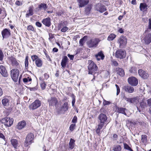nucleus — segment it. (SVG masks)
Masks as SVG:
<instances>
[{"label": "nucleus", "instance_id": "nucleus-37", "mask_svg": "<svg viewBox=\"0 0 151 151\" xmlns=\"http://www.w3.org/2000/svg\"><path fill=\"white\" fill-rule=\"evenodd\" d=\"M134 101L133 103H135L137 104L140 101V99L139 97L138 96L136 97L135 98H133Z\"/></svg>", "mask_w": 151, "mask_h": 151}, {"label": "nucleus", "instance_id": "nucleus-62", "mask_svg": "<svg viewBox=\"0 0 151 151\" xmlns=\"http://www.w3.org/2000/svg\"><path fill=\"white\" fill-rule=\"evenodd\" d=\"M44 76L45 78L47 79L49 77V75L47 73H45L44 75Z\"/></svg>", "mask_w": 151, "mask_h": 151}, {"label": "nucleus", "instance_id": "nucleus-35", "mask_svg": "<svg viewBox=\"0 0 151 151\" xmlns=\"http://www.w3.org/2000/svg\"><path fill=\"white\" fill-rule=\"evenodd\" d=\"M116 37V35L114 34H111L108 37L107 40L109 41L113 40Z\"/></svg>", "mask_w": 151, "mask_h": 151}, {"label": "nucleus", "instance_id": "nucleus-56", "mask_svg": "<svg viewBox=\"0 0 151 151\" xmlns=\"http://www.w3.org/2000/svg\"><path fill=\"white\" fill-rule=\"evenodd\" d=\"M35 24L38 27H41L42 25L41 23L38 22H37Z\"/></svg>", "mask_w": 151, "mask_h": 151}, {"label": "nucleus", "instance_id": "nucleus-41", "mask_svg": "<svg viewBox=\"0 0 151 151\" xmlns=\"http://www.w3.org/2000/svg\"><path fill=\"white\" fill-rule=\"evenodd\" d=\"M24 63L25 68L26 69H27L28 66V56H27L26 57Z\"/></svg>", "mask_w": 151, "mask_h": 151}, {"label": "nucleus", "instance_id": "nucleus-57", "mask_svg": "<svg viewBox=\"0 0 151 151\" xmlns=\"http://www.w3.org/2000/svg\"><path fill=\"white\" fill-rule=\"evenodd\" d=\"M49 40L52 39L54 37V36L53 34L52 33L49 34Z\"/></svg>", "mask_w": 151, "mask_h": 151}, {"label": "nucleus", "instance_id": "nucleus-51", "mask_svg": "<svg viewBox=\"0 0 151 151\" xmlns=\"http://www.w3.org/2000/svg\"><path fill=\"white\" fill-rule=\"evenodd\" d=\"M68 29V28L66 27H63L61 29V31L62 32H65Z\"/></svg>", "mask_w": 151, "mask_h": 151}, {"label": "nucleus", "instance_id": "nucleus-5", "mask_svg": "<svg viewBox=\"0 0 151 151\" xmlns=\"http://www.w3.org/2000/svg\"><path fill=\"white\" fill-rule=\"evenodd\" d=\"M99 41L98 39H93L87 42V45L89 48L96 47L98 45Z\"/></svg>", "mask_w": 151, "mask_h": 151}, {"label": "nucleus", "instance_id": "nucleus-21", "mask_svg": "<svg viewBox=\"0 0 151 151\" xmlns=\"http://www.w3.org/2000/svg\"><path fill=\"white\" fill-rule=\"evenodd\" d=\"M51 19L50 17H47L43 19L42 22L46 26L49 27L51 24Z\"/></svg>", "mask_w": 151, "mask_h": 151}, {"label": "nucleus", "instance_id": "nucleus-61", "mask_svg": "<svg viewBox=\"0 0 151 151\" xmlns=\"http://www.w3.org/2000/svg\"><path fill=\"white\" fill-rule=\"evenodd\" d=\"M3 94V91L2 88L0 87V97Z\"/></svg>", "mask_w": 151, "mask_h": 151}, {"label": "nucleus", "instance_id": "nucleus-40", "mask_svg": "<svg viewBox=\"0 0 151 151\" xmlns=\"http://www.w3.org/2000/svg\"><path fill=\"white\" fill-rule=\"evenodd\" d=\"M123 99L128 102H130L131 103H133L134 99L133 98H128L126 97L125 96H124Z\"/></svg>", "mask_w": 151, "mask_h": 151}, {"label": "nucleus", "instance_id": "nucleus-36", "mask_svg": "<svg viewBox=\"0 0 151 151\" xmlns=\"http://www.w3.org/2000/svg\"><path fill=\"white\" fill-rule=\"evenodd\" d=\"M129 72L132 73H135L137 71V68L134 67H133L130 68L129 70Z\"/></svg>", "mask_w": 151, "mask_h": 151}, {"label": "nucleus", "instance_id": "nucleus-49", "mask_svg": "<svg viewBox=\"0 0 151 151\" xmlns=\"http://www.w3.org/2000/svg\"><path fill=\"white\" fill-rule=\"evenodd\" d=\"M3 53L1 50H0V60L2 61L3 60Z\"/></svg>", "mask_w": 151, "mask_h": 151}, {"label": "nucleus", "instance_id": "nucleus-10", "mask_svg": "<svg viewBox=\"0 0 151 151\" xmlns=\"http://www.w3.org/2000/svg\"><path fill=\"white\" fill-rule=\"evenodd\" d=\"M34 137L33 134L31 133H29L27 134L25 142V146L27 147L29 145L31 144Z\"/></svg>", "mask_w": 151, "mask_h": 151}, {"label": "nucleus", "instance_id": "nucleus-43", "mask_svg": "<svg viewBox=\"0 0 151 151\" xmlns=\"http://www.w3.org/2000/svg\"><path fill=\"white\" fill-rule=\"evenodd\" d=\"M147 136L145 135H142L141 139V141L143 143H146L147 141Z\"/></svg>", "mask_w": 151, "mask_h": 151}, {"label": "nucleus", "instance_id": "nucleus-34", "mask_svg": "<svg viewBox=\"0 0 151 151\" xmlns=\"http://www.w3.org/2000/svg\"><path fill=\"white\" fill-rule=\"evenodd\" d=\"M121 150V147L119 145H115L113 147V150L114 151H120Z\"/></svg>", "mask_w": 151, "mask_h": 151}, {"label": "nucleus", "instance_id": "nucleus-20", "mask_svg": "<svg viewBox=\"0 0 151 151\" xmlns=\"http://www.w3.org/2000/svg\"><path fill=\"white\" fill-rule=\"evenodd\" d=\"M122 89L126 92L129 93H133L134 90V88L129 86H125L122 87Z\"/></svg>", "mask_w": 151, "mask_h": 151}, {"label": "nucleus", "instance_id": "nucleus-3", "mask_svg": "<svg viewBox=\"0 0 151 151\" xmlns=\"http://www.w3.org/2000/svg\"><path fill=\"white\" fill-rule=\"evenodd\" d=\"M89 65L88 66V74H93L96 73L98 67L91 60H89Z\"/></svg>", "mask_w": 151, "mask_h": 151}, {"label": "nucleus", "instance_id": "nucleus-42", "mask_svg": "<svg viewBox=\"0 0 151 151\" xmlns=\"http://www.w3.org/2000/svg\"><path fill=\"white\" fill-rule=\"evenodd\" d=\"M91 8L90 6H87L85 9V12L87 15H88L90 13Z\"/></svg>", "mask_w": 151, "mask_h": 151}, {"label": "nucleus", "instance_id": "nucleus-52", "mask_svg": "<svg viewBox=\"0 0 151 151\" xmlns=\"http://www.w3.org/2000/svg\"><path fill=\"white\" fill-rule=\"evenodd\" d=\"M27 29L33 31L34 30V28L32 26L30 25L28 26Z\"/></svg>", "mask_w": 151, "mask_h": 151}, {"label": "nucleus", "instance_id": "nucleus-4", "mask_svg": "<svg viewBox=\"0 0 151 151\" xmlns=\"http://www.w3.org/2000/svg\"><path fill=\"white\" fill-rule=\"evenodd\" d=\"M14 119L12 118L9 117H5L1 120V122L6 127H10L13 124Z\"/></svg>", "mask_w": 151, "mask_h": 151}, {"label": "nucleus", "instance_id": "nucleus-64", "mask_svg": "<svg viewBox=\"0 0 151 151\" xmlns=\"http://www.w3.org/2000/svg\"><path fill=\"white\" fill-rule=\"evenodd\" d=\"M118 32L121 33H122L124 32V31L122 28H120L119 29Z\"/></svg>", "mask_w": 151, "mask_h": 151}, {"label": "nucleus", "instance_id": "nucleus-47", "mask_svg": "<svg viewBox=\"0 0 151 151\" xmlns=\"http://www.w3.org/2000/svg\"><path fill=\"white\" fill-rule=\"evenodd\" d=\"M140 107L142 109H143L146 106V104L143 101H142L141 102L140 104Z\"/></svg>", "mask_w": 151, "mask_h": 151}, {"label": "nucleus", "instance_id": "nucleus-2", "mask_svg": "<svg viewBox=\"0 0 151 151\" xmlns=\"http://www.w3.org/2000/svg\"><path fill=\"white\" fill-rule=\"evenodd\" d=\"M151 30V18L149 19L148 25L147 29L144 34L143 40L145 44L148 45L151 42V33H149V31Z\"/></svg>", "mask_w": 151, "mask_h": 151}, {"label": "nucleus", "instance_id": "nucleus-12", "mask_svg": "<svg viewBox=\"0 0 151 151\" xmlns=\"http://www.w3.org/2000/svg\"><path fill=\"white\" fill-rule=\"evenodd\" d=\"M96 10L101 13H102L106 10L105 6L102 4L99 3L95 6Z\"/></svg>", "mask_w": 151, "mask_h": 151}, {"label": "nucleus", "instance_id": "nucleus-50", "mask_svg": "<svg viewBox=\"0 0 151 151\" xmlns=\"http://www.w3.org/2000/svg\"><path fill=\"white\" fill-rule=\"evenodd\" d=\"M115 86L116 87L117 90L116 95H118L119 94L120 92V88L118 86L117 84L115 85Z\"/></svg>", "mask_w": 151, "mask_h": 151}, {"label": "nucleus", "instance_id": "nucleus-27", "mask_svg": "<svg viewBox=\"0 0 151 151\" xmlns=\"http://www.w3.org/2000/svg\"><path fill=\"white\" fill-rule=\"evenodd\" d=\"M89 2V0H81L79 2V6L81 7H84Z\"/></svg>", "mask_w": 151, "mask_h": 151}, {"label": "nucleus", "instance_id": "nucleus-1", "mask_svg": "<svg viewBox=\"0 0 151 151\" xmlns=\"http://www.w3.org/2000/svg\"><path fill=\"white\" fill-rule=\"evenodd\" d=\"M98 119V128L96 129V133L99 134L100 133V130L102 128L105 124L107 117L106 114L101 113L99 115Z\"/></svg>", "mask_w": 151, "mask_h": 151}, {"label": "nucleus", "instance_id": "nucleus-18", "mask_svg": "<svg viewBox=\"0 0 151 151\" xmlns=\"http://www.w3.org/2000/svg\"><path fill=\"white\" fill-rule=\"evenodd\" d=\"M0 73L4 77H6L8 76L7 72L5 67L3 65L0 66Z\"/></svg>", "mask_w": 151, "mask_h": 151}, {"label": "nucleus", "instance_id": "nucleus-22", "mask_svg": "<svg viewBox=\"0 0 151 151\" xmlns=\"http://www.w3.org/2000/svg\"><path fill=\"white\" fill-rule=\"evenodd\" d=\"M95 57L98 61L100 60H103L105 57V56L103 54L102 51H101L99 52L97 54L95 55Z\"/></svg>", "mask_w": 151, "mask_h": 151}, {"label": "nucleus", "instance_id": "nucleus-38", "mask_svg": "<svg viewBox=\"0 0 151 151\" xmlns=\"http://www.w3.org/2000/svg\"><path fill=\"white\" fill-rule=\"evenodd\" d=\"M86 37V36H84L79 41V44L81 46H83L84 43L86 41V40H85Z\"/></svg>", "mask_w": 151, "mask_h": 151}, {"label": "nucleus", "instance_id": "nucleus-59", "mask_svg": "<svg viewBox=\"0 0 151 151\" xmlns=\"http://www.w3.org/2000/svg\"><path fill=\"white\" fill-rule=\"evenodd\" d=\"M0 138L4 139L5 138L4 135L1 133L0 132Z\"/></svg>", "mask_w": 151, "mask_h": 151}, {"label": "nucleus", "instance_id": "nucleus-13", "mask_svg": "<svg viewBox=\"0 0 151 151\" xmlns=\"http://www.w3.org/2000/svg\"><path fill=\"white\" fill-rule=\"evenodd\" d=\"M129 83L133 86H136L138 83V80L135 77H132L128 79Z\"/></svg>", "mask_w": 151, "mask_h": 151}, {"label": "nucleus", "instance_id": "nucleus-54", "mask_svg": "<svg viewBox=\"0 0 151 151\" xmlns=\"http://www.w3.org/2000/svg\"><path fill=\"white\" fill-rule=\"evenodd\" d=\"M110 103V102L108 101H107L105 100H104V101H103V104L104 106H105L106 105H109Z\"/></svg>", "mask_w": 151, "mask_h": 151}, {"label": "nucleus", "instance_id": "nucleus-32", "mask_svg": "<svg viewBox=\"0 0 151 151\" xmlns=\"http://www.w3.org/2000/svg\"><path fill=\"white\" fill-rule=\"evenodd\" d=\"M75 140L71 138L70 140V142L69 143V148L71 149H73L75 145Z\"/></svg>", "mask_w": 151, "mask_h": 151}, {"label": "nucleus", "instance_id": "nucleus-25", "mask_svg": "<svg viewBox=\"0 0 151 151\" xmlns=\"http://www.w3.org/2000/svg\"><path fill=\"white\" fill-rule=\"evenodd\" d=\"M68 60V58L66 56H64L63 58L61 64L63 68H65L66 67Z\"/></svg>", "mask_w": 151, "mask_h": 151}, {"label": "nucleus", "instance_id": "nucleus-14", "mask_svg": "<svg viewBox=\"0 0 151 151\" xmlns=\"http://www.w3.org/2000/svg\"><path fill=\"white\" fill-rule=\"evenodd\" d=\"M118 42L119 43L120 46L123 47L125 46L127 44L126 39L124 37H121L118 39Z\"/></svg>", "mask_w": 151, "mask_h": 151}, {"label": "nucleus", "instance_id": "nucleus-19", "mask_svg": "<svg viewBox=\"0 0 151 151\" xmlns=\"http://www.w3.org/2000/svg\"><path fill=\"white\" fill-rule=\"evenodd\" d=\"M34 7L33 6H30L28 8V10L27 11V13L26 14V17H29V16H31L33 14Z\"/></svg>", "mask_w": 151, "mask_h": 151}, {"label": "nucleus", "instance_id": "nucleus-24", "mask_svg": "<svg viewBox=\"0 0 151 151\" xmlns=\"http://www.w3.org/2000/svg\"><path fill=\"white\" fill-rule=\"evenodd\" d=\"M26 122L24 121L19 122L16 126V128L19 130H21L26 125Z\"/></svg>", "mask_w": 151, "mask_h": 151}, {"label": "nucleus", "instance_id": "nucleus-63", "mask_svg": "<svg viewBox=\"0 0 151 151\" xmlns=\"http://www.w3.org/2000/svg\"><path fill=\"white\" fill-rule=\"evenodd\" d=\"M52 51L54 52H57L58 51V49L56 47H54L52 49Z\"/></svg>", "mask_w": 151, "mask_h": 151}, {"label": "nucleus", "instance_id": "nucleus-23", "mask_svg": "<svg viewBox=\"0 0 151 151\" xmlns=\"http://www.w3.org/2000/svg\"><path fill=\"white\" fill-rule=\"evenodd\" d=\"M147 6L145 3H141L140 4V10L143 12L147 11Z\"/></svg>", "mask_w": 151, "mask_h": 151}, {"label": "nucleus", "instance_id": "nucleus-39", "mask_svg": "<svg viewBox=\"0 0 151 151\" xmlns=\"http://www.w3.org/2000/svg\"><path fill=\"white\" fill-rule=\"evenodd\" d=\"M124 148L129 150L130 151H133V150L130 148V147L126 143H124Z\"/></svg>", "mask_w": 151, "mask_h": 151}, {"label": "nucleus", "instance_id": "nucleus-33", "mask_svg": "<svg viewBox=\"0 0 151 151\" xmlns=\"http://www.w3.org/2000/svg\"><path fill=\"white\" fill-rule=\"evenodd\" d=\"M116 71L117 73L120 76H123L124 75V70L121 68H116Z\"/></svg>", "mask_w": 151, "mask_h": 151}, {"label": "nucleus", "instance_id": "nucleus-60", "mask_svg": "<svg viewBox=\"0 0 151 151\" xmlns=\"http://www.w3.org/2000/svg\"><path fill=\"white\" fill-rule=\"evenodd\" d=\"M147 103H148V105L149 106H151V99H150L148 100Z\"/></svg>", "mask_w": 151, "mask_h": 151}, {"label": "nucleus", "instance_id": "nucleus-55", "mask_svg": "<svg viewBox=\"0 0 151 151\" xmlns=\"http://www.w3.org/2000/svg\"><path fill=\"white\" fill-rule=\"evenodd\" d=\"M68 56L70 58L71 60H73L74 58V55H70L69 54H68Z\"/></svg>", "mask_w": 151, "mask_h": 151}, {"label": "nucleus", "instance_id": "nucleus-31", "mask_svg": "<svg viewBox=\"0 0 151 151\" xmlns=\"http://www.w3.org/2000/svg\"><path fill=\"white\" fill-rule=\"evenodd\" d=\"M127 111V110L124 108H118L117 111L119 113H122L126 116H127L126 112Z\"/></svg>", "mask_w": 151, "mask_h": 151}, {"label": "nucleus", "instance_id": "nucleus-30", "mask_svg": "<svg viewBox=\"0 0 151 151\" xmlns=\"http://www.w3.org/2000/svg\"><path fill=\"white\" fill-rule=\"evenodd\" d=\"M47 4L45 3H41L38 5V8L39 10L43 9L45 10L47 8Z\"/></svg>", "mask_w": 151, "mask_h": 151}, {"label": "nucleus", "instance_id": "nucleus-58", "mask_svg": "<svg viewBox=\"0 0 151 151\" xmlns=\"http://www.w3.org/2000/svg\"><path fill=\"white\" fill-rule=\"evenodd\" d=\"M15 4L18 6H20L22 5V3L19 1H17L15 2Z\"/></svg>", "mask_w": 151, "mask_h": 151}, {"label": "nucleus", "instance_id": "nucleus-26", "mask_svg": "<svg viewBox=\"0 0 151 151\" xmlns=\"http://www.w3.org/2000/svg\"><path fill=\"white\" fill-rule=\"evenodd\" d=\"M9 60L13 65L17 66L18 65V63L15 58L12 57L9 58Z\"/></svg>", "mask_w": 151, "mask_h": 151}, {"label": "nucleus", "instance_id": "nucleus-45", "mask_svg": "<svg viewBox=\"0 0 151 151\" xmlns=\"http://www.w3.org/2000/svg\"><path fill=\"white\" fill-rule=\"evenodd\" d=\"M76 126L75 124H71L70 127L69 129L70 131H73L75 127Z\"/></svg>", "mask_w": 151, "mask_h": 151}, {"label": "nucleus", "instance_id": "nucleus-16", "mask_svg": "<svg viewBox=\"0 0 151 151\" xmlns=\"http://www.w3.org/2000/svg\"><path fill=\"white\" fill-rule=\"evenodd\" d=\"M1 34L3 38H7L11 35L10 30L7 29H5L2 31Z\"/></svg>", "mask_w": 151, "mask_h": 151}, {"label": "nucleus", "instance_id": "nucleus-17", "mask_svg": "<svg viewBox=\"0 0 151 151\" xmlns=\"http://www.w3.org/2000/svg\"><path fill=\"white\" fill-rule=\"evenodd\" d=\"M48 102L50 106H54L58 103L57 99L54 97H52L48 100Z\"/></svg>", "mask_w": 151, "mask_h": 151}, {"label": "nucleus", "instance_id": "nucleus-53", "mask_svg": "<svg viewBox=\"0 0 151 151\" xmlns=\"http://www.w3.org/2000/svg\"><path fill=\"white\" fill-rule=\"evenodd\" d=\"M77 121V117L76 116H74L72 120V122L73 123H75Z\"/></svg>", "mask_w": 151, "mask_h": 151}, {"label": "nucleus", "instance_id": "nucleus-11", "mask_svg": "<svg viewBox=\"0 0 151 151\" xmlns=\"http://www.w3.org/2000/svg\"><path fill=\"white\" fill-rule=\"evenodd\" d=\"M41 105V101L36 100L29 106V107L30 109L34 110L39 107Z\"/></svg>", "mask_w": 151, "mask_h": 151}, {"label": "nucleus", "instance_id": "nucleus-7", "mask_svg": "<svg viewBox=\"0 0 151 151\" xmlns=\"http://www.w3.org/2000/svg\"><path fill=\"white\" fill-rule=\"evenodd\" d=\"M19 72V70L17 69H13L11 71V76L13 80L15 82L17 81Z\"/></svg>", "mask_w": 151, "mask_h": 151}, {"label": "nucleus", "instance_id": "nucleus-28", "mask_svg": "<svg viewBox=\"0 0 151 151\" xmlns=\"http://www.w3.org/2000/svg\"><path fill=\"white\" fill-rule=\"evenodd\" d=\"M11 144L14 147L16 148L18 145V143L17 140L16 139H12L11 140Z\"/></svg>", "mask_w": 151, "mask_h": 151}, {"label": "nucleus", "instance_id": "nucleus-48", "mask_svg": "<svg viewBox=\"0 0 151 151\" xmlns=\"http://www.w3.org/2000/svg\"><path fill=\"white\" fill-rule=\"evenodd\" d=\"M112 62V65H114L115 66H117L118 65V64L116 62V61L114 60H113L111 61Z\"/></svg>", "mask_w": 151, "mask_h": 151}, {"label": "nucleus", "instance_id": "nucleus-46", "mask_svg": "<svg viewBox=\"0 0 151 151\" xmlns=\"http://www.w3.org/2000/svg\"><path fill=\"white\" fill-rule=\"evenodd\" d=\"M41 87L42 88V90H44L45 89L46 85L45 83V82H42L40 84Z\"/></svg>", "mask_w": 151, "mask_h": 151}, {"label": "nucleus", "instance_id": "nucleus-29", "mask_svg": "<svg viewBox=\"0 0 151 151\" xmlns=\"http://www.w3.org/2000/svg\"><path fill=\"white\" fill-rule=\"evenodd\" d=\"M3 105L4 106H8L9 104V99L6 97H5L2 100Z\"/></svg>", "mask_w": 151, "mask_h": 151}, {"label": "nucleus", "instance_id": "nucleus-9", "mask_svg": "<svg viewBox=\"0 0 151 151\" xmlns=\"http://www.w3.org/2000/svg\"><path fill=\"white\" fill-rule=\"evenodd\" d=\"M126 53L125 51L121 49L117 50L115 54V56L117 58L123 59L126 56Z\"/></svg>", "mask_w": 151, "mask_h": 151}, {"label": "nucleus", "instance_id": "nucleus-44", "mask_svg": "<svg viewBox=\"0 0 151 151\" xmlns=\"http://www.w3.org/2000/svg\"><path fill=\"white\" fill-rule=\"evenodd\" d=\"M32 81V79L31 78L28 77L27 78H24L23 79V81L24 83H27L28 82H30Z\"/></svg>", "mask_w": 151, "mask_h": 151}, {"label": "nucleus", "instance_id": "nucleus-15", "mask_svg": "<svg viewBox=\"0 0 151 151\" xmlns=\"http://www.w3.org/2000/svg\"><path fill=\"white\" fill-rule=\"evenodd\" d=\"M138 73L139 76L144 79L147 78L148 76L147 72L142 69H139L138 70Z\"/></svg>", "mask_w": 151, "mask_h": 151}, {"label": "nucleus", "instance_id": "nucleus-8", "mask_svg": "<svg viewBox=\"0 0 151 151\" xmlns=\"http://www.w3.org/2000/svg\"><path fill=\"white\" fill-rule=\"evenodd\" d=\"M32 59L33 61H35L36 66L38 67H41L42 65V61L38 56L35 55L31 56Z\"/></svg>", "mask_w": 151, "mask_h": 151}, {"label": "nucleus", "instance_id": "nucleus-6", "mask_svg": "<svg viewBox=\"0 0 151 151\" xmlns=\"http://www.w3.org/2000/svg\"><path fill=\"white\" fill-rule=\"evenodd\" d=\"M68 108L69 106L68 103L65 102L60 107L57 109V111L59 114H64L68 110Z\"/></svg>", "mask_w": 151, "mask_h": 151}]
</instances>
